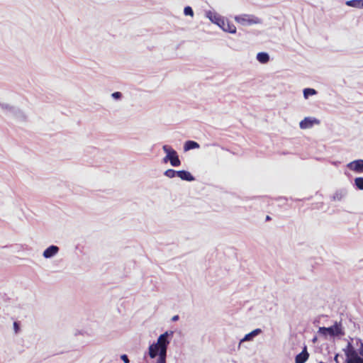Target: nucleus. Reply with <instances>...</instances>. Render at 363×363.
I'll use <instances>...</instances> for the list:
<instances>
[{
    "mask_svg": "<svg viewBox=\"0 0 363 363\" xmlns=\"http://www.w3.org/2000/svg\"><path fill=\"white\" fill-rule=\"evenodd\" d=\"M347 194V191L346 189H340L335 191V193L332 196V199L333 201H342Z\"/></svg>",
    "mask_w": 363,
    "mask_h": 363,
    "instance_id": "ddd939ff",
    "label": "nucleus"
},
{
    "mask_svg": "<svg viewBox=\"0 0 363 363\" xmlns=\"http://www.w3.org/2000/svg\"><path fill=\"white\" fill-rule=\"evenodd\" d=\"M315 123L318 124L319 121L315 118L306 117L300 122L299 126L301 129H306L311 128Z\"/></svg>",
    "mask_w": 363,
    "mask_h": 363,
    "instance_id": "6e6552de",
    "label": "nucleus"
},
{
    "mask_svg": "<svg viewBox=\"0 0 363 363\" xmlns=\"http://www.w3.org/2000/svg\"><path fill=\"white\" fill-rule=\"evenodd\" d=\"M179 315H174V316L172 317V321H177V320H179Z\"/></svg>",
    "mask_w": 363,
    "mask_h": 363,
    "instance_id": "7c9ffc66",
    "label": "nucleus"
},
{
    "mask_svg": "<svg viewBox=\"0 0 363 363\" xmlns=\"http://www.w3.org/2000/svg\"><path fill=\"white\" fill-rule=\"evenodd\" d=\"M122 93L120 92V91H115L113 93H112L111 94V96L113 99H116V100H119L122 98Z\"/></svg>",
    "mask_w": 363,
    "mask_h": 363,
    "instance_id": "a878e982",
    "label": "nucleus"
},
{
    "mask_svg": "<svg viewBox=\"0 0 363 363\" xmlns=\"http://www.w3.org/2000/svg\"><path fill=\"white\" fill-rule=\"evenodd\" d=\"M346 5L354 8L363 9V0H349L346 1Z\"/></svg>",
    "mask_w": 363,
    "mask_h": 363,
    "instance_id": "6ab92c4d",
    "label": "nucleus"
},
{
    "mask_svg": "<svg viewBox=\"0 0 363 363\" xmlns=\"http://www.w3.org/2000/svg\"><path fill=\"white\" fill-rule=\"evenodd\" d=\"M177 177L183 181L193 182L195 180V177L187 170H179Z\"/></svg>",
    "mask_w": 363,
    "mask_h": 363,
    "instance_id": "f8f14e48",
    "label": "nucleus"
},
{
    "mask_svg": "<svg viewBox=\"0 0 363 363\" xmlns=\"http://www.w3.org/2000/svg\"><path fill=\"white\" fill-rule=\"evenodd\" d=\"M167 355L160 354V357L157 358L156 363H166Z\"/></svg>",
    "mask_w": 363,
    "mask_h": 363,
    "instance_id": "bb28decb",
    "label": "nucleus"
},
{
    "mask_svg": "<svg viewBox=\"0 0 363 363\" xmlns=\"http://www.w3.org/2000/svg\"><path fill=\"white\" fill-rule=\"evenodd\" d=\"M60 251L58 246L52 245L47 247L43 252V256L45 259H50L55 257Z\"/></svg>",
    "mask_w": 363,
    "mask_h": 363,
    "instance_id": "0eeeda50",
    "label": "nucleus"
},
{
    "mask_svg": "<svg viewBox=\"0 0 363 363\" xmlns=\"http://www.w3.org/2000/svg\"><path fill=\"white\" fill-rule=\"evenodd\" d=\"M236 22L240 23L242 26H250L253 24H259L262 23V20L255 16L249 14H242L236 16L235 17Z\"/></svg>",
    "mask_w": 363,
    "mask_h": 363,
    "instance_id": "f03ea898",
    "label": "nucleus"
},
{
    "mask_svg": "<svg viewBox=\"0 0 363 363\" xmlns=\"http://www.w3.org/2000/svg\"><path fill=\"white\" fill-rule=\"evenodd\" d=\"M184 13L185 16H189L191 17L194 16V11H193L192 8L189 6L184 7Z\"/></svg>",
    "mask_w": 363,
    "mask_h": 363,
    "instance_id": "393cba45",
    "label": "nucleus"
},
{
    "mask_svg": "<svg viewBox=\"0 0 363 363\" xmlns=\"http://www.w3.org/2000/svg\"><path fill=\"white\" fill-rule=\"evenodd\" d=\"M271 220V217L269 216H267L266 220Z\"/></svg>",
    "mask_w": 363,
    "mask_h": 363,
    "instance_id": "473e14b6",
    "label": "nucleus"
},
{
    "mask_svg": "<svg viewBox=\"0 0 363 363\" xmlns=\"http://www.w3.org/2000/svg\"><path fill=\"white\" fill-rule=\"evenodd\" d=\"M303 96L305 99H308L310 96H313L317 94V91L313 88H306L303 89Z\"/></svg>",
    "mask_w": 363,
    "mask_h": 363,
    "instance_id": "412c9836",
    "label": "nucleus"
},
{
    "mask_svg": "<svg viewBox=\"0 0 363 363\" xmlns=\"http://www.w3.org/2000/svg\"><path fill=\"white\" fill-rule=\"evenodd\" d=\"M10 115L16 117V118H18V120L20 121H25L26 120V115L24 114V113L20 110L19 108H16V107H14L11 113H10Z\"/></svg>",
    "mask_w": 363,
    "mask_h": 363,
    "instance_id": "a211bd4d",
    "label": "nucleus"
},
{
    "mask_svg": "<svg viewBox=\"0 0 363 363\" xmlns=\"http://www.w3.org/2000/svg\"><path fill=\"white\" fill-rule=\"evenodd\" d=\"M354 185L357 189L363 190V177H357L354 179Z\"/></svg>",
    "mask_w": 363,
    "mask_h": 363,
    "instance_id": "b1692460",
    "label": "nucleus"
},
{
    "mask_svg": "<svg viewBox=\"0 0 363 363\" xmlns=\"http://www.w3.org/2000/svg\"><path fill=\"white\" fill-rule=\"evenodd\" d=\"M319 363H324V362H320Z\"/></svg>",
    "mask_w": 363,
    "mask_h": 363,
    "instance_id": "72a5a7b5",
    "label": "nucleus"
},
{
    "mask_svg": "<svg viewBox=\"0 0 363 363\" xmlns=\"http://www.w3.org/2000/svg\"><path fill=\"white\" fill-rule=\"evenodd\" d=\"M318 333L323 335H329L331 337H335L342 334L341 327L337 323L330 327L319 328Z\"/></svg>",
    "mask_w": 363,
    "mask_h": 363,
    "instance_id": "20e7f679",
    "label": "nucleus"
},
{
    "mask_svg": "<svg viewBox=\"0 0 363 363\" xmlns=\"http://www.w3.org/2000/svg\"><path fill=\"white\" fill-rule=\"evenodd\" d=\"M346 356L345 363H353L357 360H360V356L357 350L354 348L351 342H348L345 349L343 350Z\"/></svg>",
    "mask_w": 363,
    "mask_h": 363,
    "instance_id": "7ed1b4c3",
    "label": "nucleus"
},
{
    "mask_svg": "<svg viewBox=\"0 0 363 363\" xmlns=\"http://www.w3.org/2000/svg\"><path fill=\"white\" fill-rule=\"evenodd\" d=\"M121 359L124 363H130V360L127 354H123L121 355Z\"/></svg>",
    "mask_w": 363,
    "mask_h": 363,
    "instance_id": "c85d7f7f",
    "label": "nucleus"
},
{
    "mask_svg": "<svg viewBox=\"0 0 363 363\" xmlns=\"http://www.w3.org/2000/svg\"><path fill=\"white\" fill-rule=\"evenodd\" d=\"M359 341H361L359 340ZM358 354L360 356L361 361H363V342H360V347L358 350Z\"/></svg>",
    "mask_w": 363,
    "mask_h": 363,
    "instance_id": "cd10ccee",
    "label": "nucleus"
},
{
    "mask_svg": "<svg viewBox=\"0 0 363 363\" xmlns=\"http://www.w3.org/2000/svg\"><path fill=\"white\" fill-rule=\"evenodd\" d=\"M206 16L214 24H216L221 28L224 26L225 19L216 12L208 11L206 12Z\"/></svg>",
    "mask_w": 363,
    "mask_h": 363,
    "instance_id": "39448f33",
    "label": "nucleus"
},
{
    "mask_svg": "<svg viewBox=\"0 0 363 363\" xmlns=\"http://www.w3.org/2000/svg\"><path fill=\"white\" fill-rule=\"evenodd\" d=\"M170 164L172 167H179L181 165V160L179 157V155L176 150H174L171 146H170Z\"/></svg>",
    "mask_w": 363,
    "mask_h": 363,
    "instance_id": "9d476101",
    "label": "nucleus"
},
{
    "mask_svg": "<svg viewBox=\"0 0 363 363\" xmlns=\"http://www.w3.org/2000/svg\"><path fill=\"white\" fill-rule=\"evenodd\" d=\"M221 29L225 31L230 33H236V27L234 26V24L230 23L228 21H226L225 20L224 26H221Z\"/></svg>",
    "mask_w": 363,
    "mask_h": 363,
    "instance_id": "f3484780",
    "label": "nucleus"
},
{
    "mask_svg": "<svg viewBox=\"0 0 363 363\" xmlns=\"http://www.w3.org/2000/svg\"><path fill=\"white\" fill-rule=\"evenodd\" d=\"M148 354L151 359L155 358L157 356L160 357V347L155 343L149 346Z\"/></svg>",
    "mask_w": 363,
    "mask_h": 363,
    "instance_id": "4468645a",
    "label": "nucleus"
},
{
    "mask_svg": "<svg viewBox=\"0 0 363 363\" xmlns=\"http://www.w3.org/2000/svg\"><path fill=\"white\" fill-rule=\"evenodd\" d=\"M256 58L260 63L266 64L269 61V55L265 52H260L257 53Z\"/></svg>",
    "mask_w": 363,
    "mask_h": 363,
    "instance_id": "dca6fc26",
    "label": "nucleus"
},
{
    "mask_svg": "<svg viewBox=\"0 0 363 363\" xmlns=\"http://www.w3.org/2000/svg\"><path fill=\"white\" fill-rule=\"evenodd\" d=\"M261 333H262V330L260 328H257V329L253 330L250 333L246 334L244 336V337L240 340L238 347H240V344L242 342H245V341L252 340L254 339V337H255L256 336L259 335Z\"/></svg>",
    "mask_w": 363,
    "mask_h": 363,
    "instance_id": "9b49d317",
    "label": "nucleus"
},
{
    "mask_svg": "<svg viewBox=\"0 0 363 363\" xmlns=\"http://www.w3.org/2000/svg\"><path fill=\"white\" fill-rule=\"evenodd\" d=\"M178 172L179 170L177 171L172 169H168L164 172V175L168 178L172 179L175 177H177Z\"/></svg>",
    "mask_w": 363,
    "mask_h": 363,
    "instance_id": "4be33fe9",
    "label": "nucleus"
},
{
    "mask_svg": "<svg viewBox=\"0 0 363 363\" xmlns=\"http://www.w3.org/2000/svg\"><path fill=\"white\" fill-rule=\"evenodd\" d=\"M0 107L7 111L8 113H11L14 106H11L9 104L0 103Z\"/></svg>",
    "mask_w": 363,
    "mask_h": 363,
    "instance_id": "5701e85b",
    "label": "nucleus"
},
{
    "mask_svg": "<svg viewBox=\"0 0 363 363\" xmlns=\"http://www.w3.org/2000/svg\"><path fill=\"white\" fill-rule=\"evenodd\" d=\"M163 151L166 153V156L163 158V162L167 163V162H170V146L167 145H164L162 146Z\"/></svg>",
    "mask_w": 363,
    "mask_h": 363,
    "instance_id": "aec40b11",
    "label": "nucleus"
},
{
    "mask_svg": "<svg viewBox=\"0 0 363 363\" xmlns=\"http://www.w3.org/2000/svg\"><path fill=\"white\" fill-rule=\"evenodd\" d=\"M347 167L356 173H363V160L359 159L350 162L347 164Z\"/></svg>",
    "mask_w": 363,
    "mask_h": 363,
    "instance_id": "423d86ee",
    "label": "nucleus"
},
{
    "mask_svg": "<svg viewBox=\"0 0 363 363\" xmlns=\"http://www.w3.org/2000/svg\"><path fill=\"white\" fill-rule=\"evenodd\" d=\"M338 354H336L334 357V361L336 362V363H339V361H338Z\"/></svg>",
    "mask_w": 363,
    "mask_h": 363,
    "instance_id": "2f4dec72",
    "label": "nucleus"
},
{
    "mask_svg": "<svg viewBox=\"0 0 363 363\" xmlns=\"http://www.w3.org/2000/svg\"><path fill=\"white\" fill-rule=\"evenodd\" d=\"M13 328H14V330H15L16 333H17L19 330V326H18V323H16V322L13 323Z\"/></svg>",
    "mask_w": 363,
    "mask_h": 363,
    "instance_id": "c756f323",
    "label": "nucleus"
},
{
    "mask_svg": "<svg viewBox=\"0 0 363 363\" xmlns=\"http://www.w3.org/2000/svg\"><path fill=\"white\" fill-rule=\"evenodd\" d=\"M173 334V331L167 330L161 334L157 338V341L155 344L160 347V354L167 355V347L170 342L169 337H172Z\"/></svg>",
    "mask_w": 363,
    "mask_h": 363,
    "instance_id": "f257e3e1",
    "label": "nucleus"
},
{
    "mask_svg": "<svg viewBox=\"0 0 363 363\" xmlns=\"http://www.w3.org/2000/svg\"><path fill=\"white\" fill-rule=\"evenodd\" d=\"M309 357L306 346H304L303 350L295 357V363H305Z\"/></svg>",
    "mask_w": 363,
    "mask_h": 363,
    "instance_id": "1a4fd4ad",
    "label": "nucleus"
},
{
    "mask_svg": "<svg viewBox=\"0 0 363 363\" xmlns=\"http://www.w3.org/2000/svg\"><path fill=\"white\" fill-rule=\"evenodd\" d=\"M200 147L199 144L194 140H187L184 145V151H189L191 150L197 149Z\"/></svg>",
    "mask_w": 363,
    "mask_h": 363,
    "instance_id": "2eb2a0df",
    "label": "nucleus"
}]
</instances>
